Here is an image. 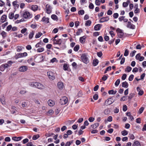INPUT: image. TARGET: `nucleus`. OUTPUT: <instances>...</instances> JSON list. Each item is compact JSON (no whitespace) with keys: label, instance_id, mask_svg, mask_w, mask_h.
<instances>
[{"label":"nucleus","instance_id":"1","mask_svg":"<svg viewBox=\"0 0 146 146\" xmlns=\"http://www.w3.org/2000/svg\"><path fill=\"white\" fill-rule=\"evenodd\" d=\"M31 85L32 87H35L40 89H43L44 88V86L40 83L37 82L31 83Z\"/></svg>","mask_w":146,"mask_h":146},{"label":"nucleus","instance_id":"2","mask_svg":"<svg viewBox=\"0 0 146 146\" xmlns=\"http://www.w3.org/2000/svg\"><path fill=\"white\" fill-rule=\"evenodd\" d=\"M81 59L82 61L85 64H87L89 62V60L87 56L86 53L82 54L81 56Z\"/></svg>","mask_w":146,"mask_h":146},{"label":"nucleus","instance_id":"3","mask_svg":"<svg viewBox=\"0 0 146 146\" xmlns=\"http://www.w3.org/2000/svg\"><path fill=\"white\" fill-rule=\"evenodd\" d=\"M27 53L26 52L19 53L17 54L15 56V58L17 59L19 58L24 57L27 56Z\"/></svg>","mask_w":146,"mask_h":146},{"label":"nucleus","instance_id":"4","mask_svg":"<svg viewBox=\"0 0 146 146\" xmlns=\"http://www.w3.org/2000/svg\"><path fill=\"white\" fill-rule=\"evenodd\" d=\"M48 78L51 80H53L55 78V74L52 71H49L47 72Z\"/></svg>","mask_w":146,"mask_h":146},{"label":"nucleus","instance_id":"5","mask_svg":"<svg viewBox=\"0 0 146 146\" xmlns=\"http://www.w3.org/2000/svg\"><path fill=\"white\" fill-rule=\"evenodd\" d=\"M23 16L25 19H30L32 17V15L28 11L25 12L23 14Z\"/></svg>","mask_w":146,"mask_h":146},{"label":"nucleus","instance_id":"6","mask_svg":"<svg viewBox=\"0 0 146 146\" xmlns=\"http://www.w3.org/2000/svg\"><path fill=\"white\" fill-rule=\"evenodd\" d=\"M68 101L67 98L66 96H64L60 99V102L61 105H64L67 103Z\"/></svg>","mask_w":146,"mask_h":146},{"label":"nucleus","instance_id":"7","mask_svg":"<svg viewBox=\"0 0 146 146\" xmlns=\"http://www.w3.org/2000/svg\"><path fill=\"white\" fill-rule=\"evenodd\" d=\"M116 31L117 33V35L119 37L121 38L124 36V33L123 31L119 28H118L116 30Z\"/></svg>","mask_w":146,"mask_h":146},{"label":"nucleus","instance_id":"8","mask_svg":"<svg viewBox=\"0 0 146 146\" xmlns=\"http://www.w3.org/2000/svg\"><path fill=\"white\" fill-rule=\"evenodd\" d=\"M114 101L113 99H112L111 98H109L105 101L104 104V106H107L108 105L111 104Z\"/></svg>","mask_w":146,"mask_h":146},{"label":"nucleus","instance_id":"9","mask_svg":"<svg viewBox=\"0 0 146 146\" xmlns=\"http://www.w3.org/2000/svg\"><path fill=\"white\" fill-rule=\"evenodd\" d=\"M28 68L27 66H23L20 67L19 68V71L21 72H24L27 70Z\"/></svg>","mask_w":146,"mask_h":146},{"label":"nucleus","instance_id":"10","mask_svg":"<svg viewBox=\"0 0 146 146\" xmlns=\"http://www.w3.org/2000/svg\"><path fill=\"white\" fill-rule=\"evenodd\" d=\"M46 12L48 14H50L52 11V9L51 6L47 4L46 6Z\"/></svg>","mask_w":146,"mask_h":146},{"label":"nucleus","instance_id":"11","mask_svg":"<svg viewBox=\"0 0 146 146\" xmlns=\"http://www.w3.org/2000/svg\"><path fill=\"white\" fill-rule=\"evenodd\" d=\"M141 54L140 53H138L135 56L136 59L140 61L143 60L144 59V58L143 56H141Z\"/></svg>","mask_w":146,"mask_h":146},{"label":"nucleus","instance_id":"12","mask_svg":"<svg viewBox=\"0 0 146 146\" xmlns=\"http://www.w3.org/2000/svg\"><path fill=\"white\" fill-rule=\"evenodd\" d=\"M127 27L130 28L131 29H134L135 28V25L132 24L130 22H128Z\"/></svg>","mask_w":146,"mask_h":146},{"label":"nucleus","instance_id":"13","mask_svg":"<svg viewBox=\"0 0 146 146\" xmlns=\"http://www.w3.org/2000/svg\"><path fill=\"white\" fill-rule=\"evenodd\" d=\"M109 19V18L108 17H102L100 19L99 22L100 23H103L108 21Z\"/></svg>","mask_w":146,"mask_h":146},{"label":"nucleus","instance_id":"14","mask_svg":"<svg viewBox=\"0 0 146 146\" xmlns=\"http://www.w3.org/2000/svg\"><path fill=\"white\" fill-rule=\"evenodd\" d=\"M1 102L3 105H5L6 104V100L4 96L1 97L0 99Z\"/></svg>","mask_w":146,"mask_h":146},{"label":"nucleus","instance_id":"15","mask_svg":"<svg viewBox=\"0 0 146 146\" xmlns=\"http://www.w3.org/2000/svg\"><path fill=\"white\" fill-rule=\"evenodd\" d=\"M54 43L56 44H60L62 42V40L60 39L58 40L56 39H54Z\"/></svg>","mask_w":146,"mask_h":146},{"label":"nucleus","instance_id":"16","mask_svg":"<svg viewBox=\"0 0 146 146\" xmlns=\"http://www.w3.org/2000/svg\"><path fill=\"white\" fill-rule=\"evenodd\" d=\"M58 88L60 89H62L64 87V84L62 82H59L57 84Z\"/></svg>","mask_w":146,"mask_h":146},{"label":"nucleus","instance_id":"17","mask_svg":"<svg viewBox=\"0 0 146 146\" xmlns=\"http://www.w3.org/2000/svg\"><path fill=\"white\" fill-rule=\"evenodd\" d=\"M22 137H12V139L15 141H19L21 140Z\"/></svg>","mask_w":146,"mask_h":146},{"label":"nucleus","instance_id":"18","mask_svg":"<svg viewBox=\"0 0 146 146\" xmlns=\"http://www.w3.org/2000/svg\"><path fill=\"white\" fill-rule=\"evenodd\" d=\"M48 105L50 106H52L54 104V102L51 100H49L48 101Z\"/></svg>","mask_w":146,"mask_h":146},{"label":"nucleus","instance_id":"19","mask_svg":"<svg viewBox=\"0 0 146 146\" xmlns=\"http://www.w3.org/2000/svg\"><path fill=\"white\" fill-rule=\"evenodd\" d=\"M38 7L37 5H33L31 7V9L33 11H35L37 10Z\"/></svg>","mask_w":146,"mask_h":146},{"label":"nucleus","instance_id":"20","mask_svg":"<svg viewBox=\"0 0 146 146\" xmlns=\"http://www.w3.org/2000/svg\"><path fill=\"white\" fill-rule=\"evenodd\" d=\"M102 26L100 24H98L96 25L94 27V30L96 31H98L100 29L101 26Z\"/></svg>","mask_w":146,"mask_h":146},{"label":"nucleus","instance_id":"21","mask_svg":"<svg viewBox=\"0 0 146 146\" xmlns=\"http://www.w3.org/2000/svg\"><path fill=\"white\" fill-rule=\"evenodd\" d=\"M7 18V16L6 15H3L1 17V22L2 23H3L6 20V19Z\"/></svg>","mask_w":146,"mask_h":146},{"label":"nucleus","instance_id":"22","mask_svg":"<svg viewBox=\"0 0 146 146\" xmlns=\"http://www.w3.org/2000/svg\"><path fill=\"white\" fill-rule=\"evenodd\" d=\"M54 113V111L52 109L50 110L47 112L46 114L48 116H50L52 115Z\"/></svg>","mask_w":146,"mask_h":146},{"label":"nucleus","instance_id":"23","mask_svg":"<svg viewBox=\"0 0 146 146\" xmlns=\"http://www.w3.org/2000/svg\"><path fill=\"white\" fill-rule=\"evenodd\" d=\"M122 86L123 87L127 88L128 86V84L125 81L122 83Z\"/></svg>","mask_w":146,"mask_h":146},{"label":"nucleus","instance_id":"24","mask_svg":"<svg viewBox=\"0 0 146 146\" xmlns=\"http://www.w3.org/2000/svg\"><path fill=\"white\" fill-rule=\"evenodd\" d=\"M86 38V37L85 36L80 37V42L82 43H84L85 41Z\"/></svg>","mask_w":146,"mask_h":146},{"label":"nucleus","instance_id":"25","mask_svg":"<svg viewBox=\"0 0 146 146\" xmlns=\"http://www.w3.org/2000/svg\"><path fill=\"white\" fill-rule=\"evenodd\" d=\"M99 62L98 60L97 59H95L93 61V64L94 66H97Z\"/></svg>","mask_w":146,"mask_h":146},{"label":"nucleus","instance_id":"26","mask_svg":"<svg viewBox=\"0 0 146 146\" xmlns=\"http://www.w3.org/2000/svg\"><path fill=\"white\" fill-rule=\"evenodd\" d=\"M49 19L48 18H46L44 17H43L42 19V21L46 23H48L49 22Z\"/></svg>","mask_w":146,"mask_h":146},{"label":"nucleus","instance_id":"27","mask_svg":"<svg viewBox=\"0 0 146 146\" xmlns=\"http://www.w3.org/2000/svg\"><path fill=\"white\" fill-rule=\"evenodd\" d=\"M17 3L18 1L17 0L13 1L12 3L13 6L15 7L18 8L19 5L17 4Z\"/></svg>","mask_w":146,"mask_h":146},{"label":"nucleus","instance_id":"28","mask_svg":"<svg viewBox=\"0 0 146 146\" xmlns=\"http://www.w3.org/2000/svg\"><path fill=\"white\" fill-rule=\"evenodd\" d=\"M117 92L116 90L114 91L113 90H111L108 91V93L110 94L114 95L117 93Z\"/></svg>","mask_w":146,"mask_h":146},{"label":"nucleus","instance_id":"29","mask_svg":"<svg viewBox=\"0 0 146 146\" xmlns=\"http://www.w3.org/2000/svg\"><path fill=\"white\" fill-rule=\"evenodd\" d=\"M51 18L54 20L57 21L58 20L57 16L53 14L51 16Z\"/></svg>","mask_w":146,"mask_h":146},{"label":"nucleus","instance_id":"30","mask_svg":"<svg viewBox=\"0 0 146 146\" xmlns=\"http://www.w3.org/2000/svg\"><path fill=\"white\" fill-rule=\"evenodd\" d=\"M69 67L68 64H64L63 65V69L64 70H67Z\"/></svg>","mask_w":146,"mask_h":146},{"label":"nucleus","instance_id":"31","mask_svg":"<svg viewBox=\"0 0 146 146\" xmlns=\"http://www.w3.org/2000/svg\"><path fill=\"white\" fill-rule=\"evenodd\" d=\"M40 137L39 134H36L33 135V140H36Z\"/></svg>","mask_w":146,"mask_h":146},{"label":"nucleus","instance_id":"32","mask_svg":"<svg viewBox=\"0 0 146 146\" xmlns=\"http://www.w3.org/2000/svg\"><path fill=\"white\" fill-rule=\"evenodd\" d=\"M99 125V123H96L92 125H91L92 127L94 129H95Z\"/></svg>","mask_w":146,"mask_h":146},{"label":"nucleus","instance_id":"33","mask_svg":"<svg viewBox=\"0 0 146 146\" xmlns=\"http://www.w3.org/2000/svg\"><path fill=\"white\" fill-rule=\"evenodd\" d=\"M14 17V14L13 13H11L9 14V17L10 19H12Z\"/></svg>","mask_w":146,"mask_h":146},{"label":"nucleus","instance_id":"34","mask_svg":"<svg viewBox=\"0 0 146 146\" xmlns=\"http://www.w3.org/2000/svg\"><path fill=\"white\" fill-rule=\"evenodd\" d=\"M34 35V32L33 31H32L31 33H30L29 36V39H31L33 37V35Z\"/></svg>","mask_w":146,"mask_h":146},{"label":"nucleus","instance_id":"35","mask_svg":"<svg viewBox=\"0 0 146 146\" xmlns=\"http://www.w3.org/2000/svg\"><path fill=\"white\" fill-rule=\"evenodd\" d=\"M133 145L134 146H141L140 143L138 141L134 142Z\"/></svg>","mask_w":146,"mask_h":146},{"label":"nucleus","instance_id":"36","mask_svg":"<svg viewBox=\"0 0 146 146\" xmlns=\"http://www.w3.org/2000/svg\"><path fill=\"white\" fill-rule=\"evenodd\" d=\"M121 133L122 135H123L125 136L127 135L128 134V131L126 130H124L123 131H122L121 132Z\"/></svg>","mask_w":146,"mask_h":146},{"label":"nucleus","instance_id":"37","mask_svg":"<svg viewBox=\"0 0 146 146\" xmlns=\"http://www.w3.org/2000/svg\"><path fill=\"white\" fill-rule=\"evenodd\" d=\"M42 35V33H41L38 32V33L36 34L35 35V38H39L41 35Z\"/></svg>","mask_w":146,"mask_h":146},{"label":"nucleus","instance_id":"38","mask_svg":"<svg viewBox=\"0 0 146 146\" xmlns=\"http://www.w3.org/2000/svg\"><path fill=\"white\" fill-rule=\"evenodd\" d=\"M73 141L72 140L70 141H68L65 144V146H70L71 143H73Z\"/></svg>","mask_w":146,"mask_h":146},{"label":"nucleus","instance_id":"39","mask_svg":"<svg viewBox=\"0 0 146 146\" xmlns=\"http://www.w3.org/2000/svg\"><path fill=\"white\" fill-rule=\"evenodd\" d=\"M79 49V46L78 45H76L74 48V50L76 51H77Z\"/></svg>","mask_w":146,"mask_h":146},{"label":"nucleus","instance_id":"40","mask_svg":"<svg viewBox=\"0 0 146 146\" xmlns=\"http://www.w3.org/2000/svg\"><path fill=\"white\" fill-rule=\"evenodd\" d=\"M131 67L130 66H128L126 68L125 71L129 72L131 70Z\"/></svg>","mask_w":146,"mask_h":146},{"label":"nucleus","instance_id":"41","mask_svg":"<svg viewBox=\"0 0 146 146\" xmlns=\"http://www.w3.org/2000/svg\"><path fill=\"white\" fill-rule=\"evenodd\" d=\"M82 32V29H79L78 30V31L76 33V35H80V33Z\"/></svg>","mask_w":146,"mask_h":146},{"label":"nucleus","instance_id":"42","mask_svg":"<svg viewBox=\"0 0 146 146\" xmlns=\"http://www.w3.org/2000/svg\"><path fill=\"white\" fill-rule=\"evenodd\" d=\"M120 82V79H117L115 82V86H118Z\"/></svg>","mask_w":146,"mask_h":146},{"label":"nucleus","instance_id":"43","mask_svg":"<svg viewBox=\"0 0 146 146\" xmlns=\"http://www.w3.org/2000/svg\"><path fill=\"white\" fill-rule=\"evenodd\" d=\"M12 25H9L7 27L6 30L7 31H9L12 29Z\"/></svg>","mask_w":146,"mask_h":146},{"label":"nucleus","instance_id":"44","mask_svg":"<svg viewBox=\"0 0 146 146\" xmlns=\"http://www.w3.org/2000/svg\"><path fill=\"white\" fill-rule=\"evenodd\" d=\"M1 34L3 38L5 37L6 36L7 33L4 31H3L1 33Z\"/></svg>","mask_w":146,"mask_h":146},{"label":"nucleus","instance_id":"45","mask_svg":"<svg viewBox=\"0 0 146 146\" xmlns=\"http://www.w3.org/2000/svg\"><path fill=\"white\" fill-rule=\"evenodd\" d=\"M84 13V10H80L78 11V14L79 15H83Z\"/></svg>","mask_w":146,"mask_h":146},{"label":"nucleus","instance_id":"46","mask_svg":"<svg viewBox=\"0 0 146 146\" xmlns=\"http://www.w3.org/2000/svg\"><path fill=\"white\" fill-rule=\"evenodd\" d=\"M129 51L127 49H125L124 53V56H127L128 55Z\"/></svg>","mask_w":146,"mask_h":146},{"label":"nucleus","instance_id":"47","mask_svg":"<svg viewBox=\"0 0 146 146\" xmlns=\"http://www.w3.org/2000/svg\"><path fill=\"white\" fill-rule=\"evenodd\" d=\"M42 42H40L38 43L36 45L35 47L36 48H38L40 47V45H42Z\"/></svg>","mask_w":146,"mask_h":146},{"label":"nucleus","instance_id":"48","mask_svg":"<svg viewBox=\"0 0 146 146\" xmlns=\"http://www.w3.org/2000/svg\"><path fill=\"white\" fill-rule=\"evenodd\" d=\"M134 76L133 74L131 75L128 78V80L129 81H131L133 80Z\"/></svg>","mask_w":146,"mask_h":146},{"label":"nucleus","instance_id":"49","mask_svg":"<svg viewBox=\"0 0 146 146\" xmlns=\"http://www.w3.org/2000/svg\"><path fill=\"white\" fill-rule=\"evenodd\" d=\"M22 50V48L21 47L18 46L17 48V51L18 52H20Z\"/></svg>","mask_w":146,"mask_h":146},{"label":"nucleus","instance_id":"50","mask_svg":"<svg viewBox=\"0 0 146 146\" xmlns=\"http://www.w3.org/2000/svg\"><path fill=\"white\" fill-rule=\"evenodd\" d=\"M44 50V48H38L37 49V52H42Z\"/></svg>","mask_w":146,"mask_h":146},{"label":"nucleus","instance_id":"51","mask_svg":"<svg viewBox=\"0 0 146 146\" xmlns=\"http://www.w3.org/2000/svg\"><path fill=\"white\" fill-rule=\"evenodd\" d=\"M27 31V29L26 28H24L22 29L21 31V33L22 34H24Z\"/></svg>","mask_w":146,"mask_h":146},{"label":"nucleus","instance_id":"52","mask_svg":"<svg viewBox=\"0 0 146 146\" xmlns=\"http://www.w3.org/2000/svg\"><path fill=\"white\" fill-rule=\"evenodd\" d=\"M127 100V96H124L122 97L120 99V101H125Z\"/></svg>","mask_w":146,"mask_h":146},{"label":"nucleus","instance_id":"53","mask_svg":"<svg viewBox=\"0 0 146 146\" xmlns=\"http://www.w3.org/2000/svg\"><path fill=\"white\" fill-rule=\"evenodd\" d=\"M144 109V108L143 107H141L139 109L138 111L139 114H140L143 112Z\"/></svg>","mask_w":146,"mask_h":146},{"label":"nucleus","instance_id":"54","mask_svg":"<svg viewBox=\"0 0 146 146\" xmlns=\"http://www.w3.org/2000/svg\"><path fill=\"white\" fill-rule=\"evenodd\" d=\"M134 94L133 93L130 94L128 96V98L129 99H131L134 96Z\"/></svg>","mask_w":146,"mask_h":146},{"label":"nucleus","instance_id":"55","mask_svg":"<svg viewBox=\"0 0 146 146\" xmlns=\"http://www.w3.org/2000/svg\"><path fill=\"white\" fill-rule=\"evenodd\" d=\"M91 24V21L90 20L87 21L85 23L86 26H90Z\"/></svg>","mask_w":146,"mask_h":146},{"label":"nucleus","instance_id":"56","mask_svg":"<svg viewBox=\"0 0 146 146\" xmlns=\"http://www.w3.org/2000/svg\"><path fill=\"white\" fill-rule=\"evenodd\" d=\"M127 76V75L126 74H123L121 77V79L122 80H125Z\"/></svg>","mask_w":146,"mask_h":146},{"label":"nucleus","instance_id":"57","mask_svg":"<svg viewBox=\"0 0 146 146\" xmlns=\"http://www.w3.org/2000/svg\"><path fill=\"white\" fill-rule=\"evenodd\" d=\"M95 3L97 5H100V1L99 0H96Z\"/></svg>","mask_w":146,"mask_h":146},{"label":"nucleus","instance_id":"58","mask_svg":"<svg viewBox=\"0 0 146 146\" xmlns=\"http://www.w3.org/2000/svg\"><path fill=\"white\" fill-rule=\"evenodd\" d=\"M118 16L119 15L118 13H114L113 15V17L115 19L117 18L118 17Z\"/></svg>","mask_w":146,"mask_h":146},{"label":"nucleus","instance_id":"59","mask_svg":"<svg viewBox=\"0 0 146 146\" xmlns=\"http://www.w3.org/2000/svg\"><path fill=\"white\" fill-rule=\"evenodd\" d=\"M29 139H27V138H26L25 139H23V141H22V142H23V144H25L27 142H28L29 141Z\"/></svg>","mask_w":146,"mask_h":146},{"label":"nucleus","instance_id":"60","mask_svg":"<svg viewBox=\"0 0 146 146\" xmlns=\"http://www.w3.org/2000/svg\"><path fill=\"white\" fill-rule=\"evenodd\" d=\"M136 52V51L134 50L132 52H131L130 53V55L131 57L133 56L135 54V52Z\"/></svg>","mask_w":146,"mask_h":146},{"label":"nucleus","instance_id":"61","mask_svg":"<svg viewBox=\"0 0 146 146\" xmlns=\"http://www.w3.org/2000/svg\"><path fill=\"white\" fill-rule=\"evenodd\" d=\"M5 141L6 142H9L11 141V139L9 137H7L5 139Z\"/></svg>","mask_w":146,"mask_h":146},{"label":"nucleus","instance_id":"62","mask_svg":"<svg viewBox=\"0 0 146 146\" xmlns=\"http://www.w3.org/2000/svg\"><path fill=\"white\" fill-rule=\"evenodd\" d=\"M33 60V58H31L27 60V62L29 64H31Z\"/></svg>","mask_w":146,"mask_h":146},{"label":"nucleus","instance_id":"63","mask_svg":"<svg viewBox=\"0 0 146 146\" xmlns=\"http://www.w3.org/2000/svg\"><path fill=\"white\" fill-rule=\"evenodd\" d=\"M93 98L94 100H96L98 98V94H96L94 95Z\"/></svg>","mask_w":146,"mask_h":146},{"label":"nucleus","instance_id":"64","mask_svg":"<svg viewBox=\"0 0 146 146\" xmlns=\"http://www.w3.org/2000/svg\"><path fill=\"white\" fill-rule=\"evenodd\" d=\"M127 110V106L126 105H123V110L124 111H125Z\"/></svg>","mask_w":146,"mask_h":146}]
</instances>
